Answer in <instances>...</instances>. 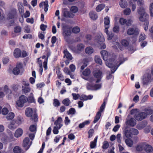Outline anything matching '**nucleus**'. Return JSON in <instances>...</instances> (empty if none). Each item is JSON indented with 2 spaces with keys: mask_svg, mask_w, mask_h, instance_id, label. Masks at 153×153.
Here are the masks:
<instances>
[{
  "mask_svg": "<svg viewBox=\"0 0 153 153\" xmlns=\"http://www.w3.org/2000/svg\"><path fill=\"white\" fill-rule=\"evenodd\" d=\"M123 62L120 61L119 63L114 58L110 59L108 61L106 62L107 66L111 68L112 74L114 73L117 70L119 66Z\"/></svg>",
  "mask_w": 153,
  "mask_h": 153,
  "instance_id": "f257e3e1",
  "label": "nucleus"
},
{
  "mask_svg": "<svg viewBox=\"0 0 153 153\" xmlns=\"http://www.w3.org/2000/svg\"><path fill=\"white\" fill-rule=\"evenodd\" d=\"M137 12L140 15L139 19L140 21L145 22L149 18V15L145 12V9L143 7H140L137 10Z\"/></svg>",
  "mask_w": 153,
  "mask_h": 153,
  "instance_id": "f03ea898",
  "label": "nucleus"
},
{
  "mask_svg": "<svg viewBox=\"0 0 153 153\" xmlns=\"http://www.w3.org/2000/svg\"><path fill=\"white\" fill-rule=\"evenodd\" d=\"M29 117L30 120L35 122L38 121V116L36 112V110L35 109H32L29 108Z\"/></svg>",
  "mask_w": 153,
  "mask_h": 153,
  "instance_id": "7ed1b4c3",
  "label": "nucleus"
},
{
  "mask_svg": "<svg viewBox=\"0 0 153 153\" xmlns=\"http://www.w3.org/2000/svg\"><path fill=\"white\" fill-rule=\"evenodd\" d=\"M28 100V99L24 95L21 96L19 98V100H17L16 104V105L20 107H22L25 103Z\"/></svg>",
  "mask_w": 153,
  "mask_h": 153,
  "instance_id": "20e7f679",
  "label": "nucleus"
},
{
  "mask_svg": "<svg viewBox=\"0 0 153 153\" xmlns=\"http://www.w3.org/2000/svg\"><path fill=\"white\" fill-rule=\"evenodd\" d=\"M36 124L32 125L29 127V130L32 133H29V138L31 140H33L34 138L36 131Z\"/></svg>",
  "mask_w": 153,
  "mask_h": 153,
  "instance_id": "39448f33",
  "label": "nucleus"
},
{
  "mask_svg": "<svg viewBox=\"0 0 153 153\" xmlns=\"http://www.w3.org/2000/svg\"><path fill=\"white\" fill-rule=\"evenodd\" d=\"M23 71L22 64L21 63H18L16 67L13 70V73L15 75L19 74L21 71Z\"/></svg>",
  "mask_w": 153,
  "mask_h": 153,
  "instance_id": "423d86ee",
  "label": "nucleus"
},
{
  "mask_svg": "<svg viewBox=\"0 0 153 153\" xmlns=\"http://www.w3.org/2000/svg\"><path fill=\"white\" fill-rule=\"evenodd\" d=\"M127 34L129 35L137 36L139 34L138 29L137 28H130L127 31Z\"/></svg>",
  "mask_w": 153,
  "mask_h": 153,
  "instance_id": "0eeeda50",
  "label": "nucleus"
},
{
  "mask_svg": "<svg viewBox=\"0 0 153 153\" xmlns=\"http://www.w3.org/2000/svg\"><path fill=\"white\" fill-rule=\"evenodd\" d=\"M62 35L65 39L66 38L70 36L71 31L70 29L66 26H63L62 27Z\"/></svg>",
  "mask_w": 153,
  "mask_h": 153,
  "instance_id": "6e6552de",
  "label": "nucleus"
},
{
  "mask_svg": "<svg viewBox=\"0 0 153 153\" xmlns=\"http://www.w3.org/2000/svg\"><path fill=\"white\" fill-rule=\"evenodd\" d=\"M147 116L145 112H141L136 114L134 118L137 121H140L145 119Z\"/></svg>",
  "mask_w": 153,
  "mask_h": 153,
  "instance_id": "1a4fd4ad",
  "label": "nucleus"
},
{
  "mask_svg": "<svg viewBox=\"0 0 153 153\" xmlns=\"http://www.w3.org/2000/svg\"><path fill=\"white\" fill-rule=\"evenodd\" d=\"M151 74H146L143 76V82L144 85H147L151 82Z\"/></svg>",
  "mask_w": 153,
  "mask_h": 153,
  "instance_id": "9d476101",
  "label": "nucleus"
},
{
  "mask_svg": "<svg viewBox=\"0 0 153 153\" xmlns=\"http://www.w3.org/2000/svg\"><path fill=\"white\" fill-rule=\"evenodd\" d=\"M93 73L94 76L98 79L96 82V83L99 82L102 77V72L100 70H96L94 71Z\"/></svg>",
  "mask_w": 153,
  "mask_h": 153,
  "instance_id": "9b49d317",
  "label": "nucleus"
},
{
  "mask_svg": "<svg viewBox=\"0 0 153 153\" xmlns=\"http://www.w3.org/2000/svg\"><path fill=\"white\" fill-rule=\"evenodd\" d=\"M123 138L124 139H125V137L127 138L132 137L130 129H129L127 128L125 129L123 131Z\"/></svg>",
  "mask_w": 153,
  "mask_h": 153,
  "instance_id": "f8f14e48",
  "label": "nucleus"
},
{
  "mask_svg": "<svg viewBox=\"0 0 153 153\" xmlns=\"http://www.w3.org/2000/svg\"><path fill=\"white\" fill-rule=\"evenodd\" d=\"M104 23L105 25V29L104 31H107V29L110 27V19L109 17L106 16L104 19Z\"/></svg>",
  "mask_w": 153,
  "mask_h": 153,
  "instance_id": "ddd939ff",
  "label": "nucleus"
},
{
  "mask_svg": "<svg viewBox=\"0 0 153 153\" xmlns=\"http://www.w3.org/2000/svg\"><path fill=\"white\" fill-rule=\"evenodd\" d=\"M23 85L22 86V91L25 94L27 93L29 91V84L25 81L23 82Z\"/></svg>",
  "mask_w": 153,
  "mask_h": 153,
  "instance_id": "4468645a",
  "label": "nucleus"
},
{
  "mask_svg": "<svg viewBox=\"0 0 153 153\" xmlns=\"http://www.w3.org/2000/svg\"><path fill=\"white\" fill-rule=\"evenodd\" d=\"M126 123L130 126H134L136 124V120L134 118H131L126 121Z\"/></svg>",
  "mask_w": 153,
  "mask_h": 153,
  "instance_id": "2eb2a0df",
  "label": "nucleus"
},
{
  "mask_svg": "<svg viewBox=\"0 0 153 153\" xmlns=\"http://www.w3.org/2000/svg\"><path fill=\"white\" fill-rule=\"evenodd\" d=\"M104 41V36L102 34L98 35L95 37V41L99 44H100V43L103 42Z\"/></svg>",
  "mask_w": 153,
  "mask_h": 153,
  "instance_id": "dca6fc26",
  "label": "nucleus"
},
{
  "mask_svg": "<svg viewBox=\"0 0 153 153\" xmlns=\"http://www.w3.org/2000/svg\"><path fill=\"white\" fill-rule=\"evenodd\" d=\"M23 146L26 150L29 149V138L26 137L23 141Z\"/></svg>",
  "mask_w": 153,
  "mask_h": 153,
  "instance_id": "f3484780",
  "label": "nucleus"
},
{
  "mask_svg": "<svg viewBox=\"0 0 153 153\" xmlns=\"http://www.w3.org/2000/svg\"><path fill=\"white\" fill-rule=\"evenodd\" d=\"M63 15L66 18H72L74 16V15L66 10H64L63 12Z\"/></svg>",
  "mask_w": 153,
  "mask_h": 153,
  "instance_id": "a211bd4d",
  "label": "nucleus"
},
{
  "mask_svg": "<svg viewBox=\"0 0 153 153\" xmlns=\"http://www.w3.org/2000/svg\"><path fill=\"white\" fill-rule=\"evenodd\" d=\"M43 6H44V11L45 12H46L48 9V2L47 0L45 1L42 2L40 3L39 6L40 7H42Z\"/></svg>",
  "mask_w": 153,
  "mask_h": 153,
  "instance_id": "6ab92c4d",
  "label": "nucleus"
},
{
  "mask_svg": "<svg viewBox=\"0 0 153 153\" xmlns=\"http://www.w3.org/2000/svg\"><path fill=\"white\" fill-rule=\"evenodd\" d=\"M147 124V121H145L137 124L136 126V128L139 130H141L146 127Z\"/></svg>",
  "mask_w": 153,
  "mask_h": 153,
  "instance_id": "aec40b11",
  "label": "nucleus"
},
{
  "mask_svg": "<svg viewBox=\"0 0 153 153\" xmlns=\"http://www.w3.org/2000/svg\"><path fill=\"white\" fill-rule=\"evenodd\" d=\"M14 56L16 58H19L21 57V52L19 48H16L14 51Z\"/></svg>",
  "mask_w": 153,
  "mask_h": 153,
  "instance_id": "412c9836",
  "label": "nucleus"
},
{
  "mask_svg": "<svg viewBox=\"0 0 153 153\" xmlns=\"http://www.w3.org/2000/svg\"><path fill=\"white\" fill-rule=\"evenodd\" d=\"M62 121V118L61 117H59L57 119L55 122L54 124L56 126H58V125L59 126L58 128L60 129L62 126V124H61Z\"/></svg>",
  "mask_w": 153,
  "mask_h": 153,
  "instance_id": "4be33fe9",
  "label": "nucleus"
},
{
  "mask_svg": "<svg viewBox=\"0 0 153 153\" xmlns=\"http://www.w3.org/2000/svg\"><path fill=\"white\" fill-rule=\"evenodd\" d=\"M23 130L21 128L17 129L15 132L14 136L16 137H19L21 136L23 134Z\"/></svg>",
  "mask_w": 153,
  "mask_h": 153,
  "instance_id": "5701e85b",
  "label": "nucleus"
},
{
  "mask_svg": "<svg viewBox=\"0 0 153 153\" xmlns=\"http://www.w3.org/2000/svg\"><path fill=\"white\" fill-rule=\"evenodd\" d=\"M100 53L102 56V58L104 60H107L108 53L105 50H102L101 51Z\"/></svg>",
  "mask_w": 153,
  "mask_h": 153,
  "instance_id": "b1692460",
  "label": "nucleus"
},
{
  "mask_svg": "<svg viewBox=\"0 0 153 153\" xmlns=\"http://www.w3.org/2000/svg\"><path fill=\"white\" fill-rule=\"evenodd\" d=\"M64 57H66L67 59L68 60H71L72 59V57L71 54L67 51L65 50L64 51Z\"/></svg>",
  "mask_w": 153,
  "mask_h": 153,
  "instance_id": "393cba45",
  "label": "nucleus"
},
{
  "mask_svg": "<svg viewBox=\"0 0 153 153\" xmlns=\"http://www.w3.org/2000/svg\"><path fill=\"white\" fill-rule=\"evenodd\" d=\"M16 15V12L15 10H13L10 12L7 15V18L9 19L14 18Z\"/></svg>",
  "mask_w": 153,
  "mask_h": 153,
  "instance_id": "a878e982",
  "label": "nucleus"
},
{
  "mask_svg": "<svg viewBox=\"0 0 153 153\" xmlns=\"http://www.w3.org/2000/svg\"><path fill=\"white\" fill-rule=\"evenodd\" d=\"M145 151L147 153H151L153 151V148L150 145H147L144 147Z\"/></svg>",
  "mask_w": 153,
  "mask_h": 153,
  "instance_id": "bb28decb",
  "label": "nucleus"
},
{
  "mask_svg": "<svg viewBox=\"0 0 153 153\" xmlns=\"http://www.w3.org/2000/svg\"><path fill=\"white\" fill-rule=\"evenodd\" d=\"M89 15L90 18L93 20H96L97 18V15L95 12H91Z\"/></svg>",
  "mask_w": 153,
  "mask_h": 153,
  "instance_id": "cd10ccee",
  "label": "nucleus"
},
{
  "mask_svg": "<svg viewBox=\"0 0 153 153\" xmlns=\"http://www.w3.org/2000/svg\"><path fill=\"white\" fill-rule=\"evenodd\" d=\"M56 72L58 78L61 80H64V77L62 74L60 68H58L56 69Z\"/></svg>",
  "mask_w": 153,
  "mask_h": 153,
  "instance_id": "c85d7f7f",
  "label": "nucleus"
},
{
  "mask_svg": "<svg viewBox=\"0 0 153 153\" xmlns=\"http://www.w3.org/2000/svg\"><path fill=\"white\" fill-rule=\"evenodd\" d=\"M125 142L126 145L129 147H131L133 144V142L130 138L125 139Z\"/></svg>",
  "mask_w": 153,
  "mask_h": 153,
  "instance_id": "c756f323",
  "label": "nucleus"
},
{
  "mask_svg": "<svg viewBox=\"0 0 153 153\" xmlns=\"http://www.w3.org/2000/svg\"><path fill=\"white\" fill-rule=\"evenodd\" d=\"M119 4L122 8H125L127 7V3L126 0H121Z\"/></svg>",
  "mask_w": 153,
  "mask_h": 153,
  "instance_id": "7c9ffc66",
  "label": "nucleus"
},
{
  "mask_svg": "<svg viewBox=\"0 0 153 153\" xmlns=\"http://www.w3.org/2000/svg\"><path fill=\"white\" fill-rule=\"evenodd\" d=\"M104 32L106 33L108 39L109 40H111L114 37V34L112 32H108V29H107V31Z\"/></svg>",
  "mask_w": 153,
  "mask_h": 153,
  "instance_id": "2f4dec72",
  "label": "nucleus"
},
{
  "mask_svg": "<svg viewBox=\"0 0 153 153\" xmlns=\"http://www.w3.org/2000/svg\"><path fill=\"white\" fill-rule=\"evenodd\" d=\"M95 61L96 63L102 65V62L100 57L96 55L95 56Z\"/></svg>",
  "mask_w": 153,
  "mask_h": 153,
  "instance_id": "473e14b6",
  "label": "nucleus"
},
{
  "mask_svg": "<svg viewBox=\"0 0 153 153\" xmlns=\"http://www.w3.org/2000/svg\"><path fill=\"white\" fill-rule=\"evenodd\" d=\"M18 7L19 13H22L24 12V7L22 3L19 2L18 3Z\"/></svg>",
  "mask_w": 153,
  "mask_h": 153,
  "instance_id": "72a5a7b5",
  "label": "nucleus"
},
{
  "mask_svg": "<svg viewBox=\"0 0 153 153\" xmlns=\"http://www.w3.org/2000/svg\"><path fill=\"white\" fill-rule=\"evenodd\" d=\"M85 52L87 54H90L93 52L94 49L93 48L91 47H88L85 48Z\"/></svg>",
  "mask_w": 153,
  "mask_h": 153,
  "instance_id": "f704fd0d",
  "label": "nucleus"
},
{
  "mask_svg": "<svg viewBox=\"0 0 153 153\" xmlns=\"http://www.w3.org/2000/svg\"><path fill=\"white\" fill-rule=\"evenodd\" d=\"M97 139V136L94 139V141L91 142L90 145V148L93 149L96 146V143Z\"/></svg>",
  "mask_w": 153,
  "mask_h": 153,
  "instance_id": "c9c22d12",
  "label": "nucleus"
},
{
  "mask_svg": "<svg viewBox=\"0 0 153 153\" xmlns=\"http://www.w3.org/2000/svg\"><path fill=\"white\" fill-rule=\"evenodd\" d=\"M101 115V113L99 112H97L93 121L94 123H96L98 121V120H99Z\"/></svg>",
  "mask_w": 153,
  "mask_h": 153,
  "instance_id": "e433bc0d",
  "label": "nucleus"
},
{
  "mask_svg": "<svg viewBox=\"0 0 153 153\" xmlns=\"http://www.w3.org/2000/svg\"><path fill=\"white\" fill-rule=\"evenodd\" d=\"M105 7V5L104 4H101L97 6L96 8V10L97 12H100Z\"/></svg>",
  "mask_w": 153,
  "mask_h": 153,
  "instance_id": "4c0bfd02",
  "label": "nucleus"
},
{
  "mask_svg": "<svg viewBox=\"0 0 153 153\" xmlns=\"http://www.w3.org/2000/svg\"><path fill=\"white\" fill-rule=\"evenodd\" d=\"M14 117V114L13 113L10 112L8 114L7 116V119L8 120H12Z\"/></svg>",
  "mask_w": 153,
  "mask_h": 153,
  "instance_id": "58836bf2",
  "label": "nucleus"
},
{
  "mask_svg": "<svg viewBox=\"0 0 153 153\" xmlns=\"http://www.w3.org/2000/svg\"><path fill=\"white\" fill-rule=\"evenodd\" d=\"M132 136V135H137L139 133L138 130L135 128H132L130 129Z\"/></svg>",
  "mask_w": 153,
  "mask_h": 153,
  "instance_id": "ea45409f",
  "label": "nucleus"
},
{
  "mask_svg": "<svg viewBox=\"0 0 153 153\" xmlns=\"http://www.w3.org/2000/svg\"><path fill=\"white\" fill-rule=\"evenodd\" d=\"M13 152L14 153H21L22 152V149L19 146H16L14 148Z\"/></svg>",
  "mask_w": 153,
  "mask_h": 153,
  "instance_id": "a19ab883",
  "label": "nucleus"
},
{
  "mask_svg": "<svg viewBox=\"0 0 153 153\" xmlns=\"http://www.w3.org/2000/svg\"><path fill=\"white\" fill-rule=\"evenodd\" d=\"M62 102L65 105L68 106L71 103V101L69 99L66 98L62 101Z\"/></svg>",
  "mask_w": 153,
  "mask_h": 153,
  "instance_id": "79ce46f5",
  "label": "nucleus"
},
{
  "mask_svg": "<svg viewBox=\"0 0 153 153\" xmlns=\"http://www.w3.org/2000/svg\"><path fill=\"white\" fill-rule=\"evenodd\" d=\"M15 123L16 122L14 121L12 122L8 126L9 128L11 130H13L15 129L16 127L15 126Z\"/></svg>",
  "mask_w": 153,
  "mask_h": 153,
  "instance_id": "37998d69",
  "label": "nucleus"
},
{
  "mask_svg": "<svg viewBox=\"0 0 153 153\" xmlns=\"http://www.w3.org/2000/svg\"><path fill=\"white\" fill-rule=\"evenodd\" d=\"M90 73V70L88 68H86L82 73V74L85 76H88Z\"/></svg>",
  "mask_w": 153,
  "mask_h": 153,
  "instance_id": "c03bdc74",
  "label": "nucleus"
},
{
  "mask_svg": "<svg viewBox=\"0 0 153 153\" xmlns=\"http://www.w3.org/2000/svg\"><path fill=\"white\" fill-rule=\"evenodd\" d=\"M76 112L75 109L74 108H71L67 111V113L68 115H74L75 114Z\"/></svg>",
  "mask_w": 153,
  "mask_h": 153,
  "instance_id": "a18cd8bd",
  "label": "nucleus"
},
{
  "mask_svg": "<svg viewBox=\"0 0 153 153\" xmlns=\"http://www.w3.org/2000/svg\"><path fill=\"white\" fill-rule=\"evenodd\" d=\"M72 31L74 33H77L80 32V29L79 27H75L73 28Z\"/></svg>",
  "mask_w": 153,
  "mask_h": 153,
  "instance_id": "49530a36",
  "label": "nucleus"
},
{
  "mask_svg": "<svg viewBox=\"0 0 153 153\" xmlns=\"http://www.w3.org/2000/svg\"><path fill=\"white\" fill-rule=\"evenodd\" d=\"M105 104H106L105 102V101H104L103 102V103H102V104L101 105V106L100 108L99 111L98 112H100V113H101L103 111H104V110L105 108Z\"/></svg>",
  "mask_w": 153,
  "mask_h": 153,
  "instance_id": "de8ad7c7",
  "label": "nucleus"
},
{
  "mask_svg": "<svg viewBox=\"0 0 153 153\" xmlns=\"http://www.w3.org/2000/svg\"><path fill=\"white\" fill-rule=\"evenodd\" d=\"M53 105L56 107H58L60 105V103L58 100L54 99L53 100Z\"/></svg>",
  "mask_w": 153,
  "mask_h": 153,
  "instance_id": "09e8293b",
  "label": "nucleus"
},
{
  "mask_svg": "<svg viewBox=\"0 0 153 153\" xmlns=\"http://www.w3.org/2000/svg\"><path fill=\"white\" fill-rule=\"evenodd\" d=\"M86 88L88 90H94V85L89 83H87Z\"/></svg>",
  "mask_w": 153,
  "mask_h": 153,
  "instance_id": "8fccbe9b",
  "label": "nucleus"
},
{
  "mask_svg": "<svg viewBox=\"0 0 153 153\" xmlns=\"http://www.w3.org/2000/svg\"><path fill=\"white\" fill-rule=\"evenodd\" d=\"M23 121V119L20 116H18L17 118L16 121L15 122L18 125L21 124Z\"/></svg>",
  "mask_w": 153,
  "mask_h": 153,
  "instance_id": "3c124183",
  "label": "nucleus"
},
{
  "mask_svg": "<svg viewBox=\"0 0 153 153\" xmlns=\"http://www.w3.org/2000/svg\"><path fill=\"white\" fill-rule=\"evenodd\" d=\"M108 142L106 141H105L103 143V145L102 146V148L104 149H106L108 148Z\"/></svg>",
  "mask_w": 153,
  "mask_h": 153,
  "instance_id": "603ef678",
  "label": "nucleus"
},
{
  "mask_svg": "<svg viewBox=\"0 0 153 153\" xmlns=\"http://www.w3.org/2000/svg\"><path fill=\"white\" fill-rule=\"evenodd\" d=\"M121 44L123 46L125 47H127L129 45V42L127 40L123 39L122 41Z\"/></svg>",
  "mask_w": 153,
  "mask_h": 153,
  "instance_id": "864d4df0",
  "label": "nucleus"
},
{
  "mask_svg": "<svg viewBox=\"0 0 153 153\" xmlns=\"http://www.w3.org/2000/svg\"><path fill=\"white\" fill-rule=\"evenodd\" d=\"M78 9L76 6H72L71 8V11L74 13H75L78 11Z\"/></svg>",
  "mask_w": 153,
  "mask_h": 153,
  "instance_id": "5fc2aeb1",
  "label": "nucleus"
},
{
  "mask_svg": "<svg viewBox=\"0 0 153 153\" xmlns=\"http://www.w3.org/2000/svg\"><path fill=\"white\" fill-rule=\"evenodd\" d=\"M131 12V11L130 9L129 8H127L124 10L123 13L125 15H128L130 14Z\"/></svg>",
  "mask_w": 153,
  "mask_h": 153,
  "instance_id": "6e6d98bb",
  "label": "nucleus"
},
{
  "mask_svg": "<svg viewBox=\"0 0 153 153\" xmlns=\"http://www.w3.org/2000/svg\"><path fill=\"white\" fill-rule=\"evenodd\" d=\"M119 22L120 24L122 25H123L126 24V19L122 18L120 19Z\"/></svg>",
  "mask_w": 153,
  "mask_h": 153,
  "instance_id": "4d7b16f0",
  "label": "nucleus"
},
{
  "mask_svg": "<svg viewBox=\"0 0 153 153\" xmlns=\"http://www.w3.org/2000/svg\"><path fill=\"white\" fill-rule=\"evenodd\" d=\"M101 84H96L94 85V90H96L101 88Z\"/></svg>",
  "mask_w": 153,
  "mask_h": 153,
  "instance_id": "13d9d810",
  "label": "nucleus"
},
{
  "mask_svg": "<svg viewBox=\"0 0 153 153\" xmlns=\"http://www.w3.org/2000/svg\"><path fill=\"white\" fill-rule=\"evenodd\" d=\"M137 4L140 7L139 8L141 7H143V6L144 5V1L143 0H138L137 1Z\"/></svg>",
  "mask_w": 153,
  "mask_h": 153,
  "instance_id": "bf43d9fd",
  "label": "nucleus"
},
{
  "mask_svg": "<svg viewBox=\"0 0 153 153\" xmlns=\"http://www.w3.org/2000/svg\"><path fill=\"white\" fill-rule=\"evenodd\" d=\"M35 101L33 97V94L30 93V97H29V102H34Z\"/></svg>",
  "mask_w": 153,
  "mask_h": 153,
  "instance_id": "052dcab7",
  "label": "nucleus"
},
{
  "mask_svg": "<svg viewBox=\"0 0 153 153\" xmlns=\"http://www.w3.org/2000/svg\"><path fill=\"white\" fill-rule=\"evenodd\" d=\"M15 33H19L20 32L21 30V28L19 26H16L14 29Z\"/></svg>",
  "mask_w": 153,
  "mask_h": 153,
  "instance_id": "680f3d73",
  "label": "nucleus"
},
{
  "mask_svg": "<svg viewBox=\"0 0 153 153\" xmlns=\"http://www.w3.org/2000/svg\"><path fill=\"white\" fill-rule=\"evenodd\" d=\"M145 111L146 112L145 113L147 115L152 114L153 113V111L150 109H145Z\"/></svg>",
  "mask_w": 153,
  "mask_h": 153,
  "instance_id": "e2e57ef3",
  "label": "nucleus"
},
{
  "mask_svg": "<svg viewBox=\"0 0 153 153\" xmlns=\"http://www.w3.org/2000/svg\"><path fill=\"white\" fill-rule=\"evenodd\" d=\"M8 112V110L6 108H4L2 110L1 113L3 115H6Z\"/></svg>",
  "mask_w": 153,
  "mask_h": 153,
  "instance_id": "0e129e2a",
  "label": "nucleus"
},
{
  "mask_svg": "<svg viewBox=\"0 0 153 153\" xmlns=\"http://www.w3.org/2000/svg\"><path fill=\"white\" fill-rule=\"evenodd\" d=\"M146 38V36L144 34H141L139 37V41H141L144 40Z\"/></svg>",
  "mask_w": 153,
  "mask_h": 153,
  "instance_id": "69168bd1",
  "label": "nucleus"
},
{
  "mask_svg": "<svg viewBox=\"0 0 153 153\" xmlns=\"http://www.w3.org/2000/svg\"><path fill=\"white\" fill-rule=\"evenodd\" d=\"M54 126L53 128V133L55 134H58L59 132L58 131V126Z\"/></svg>",
  "mask_w": 153,
  "mask_h": 153,
  "instance_id": "338daca9",
  "label": "nucleus"
},
{
  "mask_svg": "<svg viewBox=\"0 0 153 153\" xmlns=\"http://www.w3.org/2000/svg\"><path fill=\"white\" fill-rule=\"evenodd\" d=\"M72 95L73 96V99L74 100L78 99L80 97V95L79 94H76L75 93H72Z\"/></svg>",
  "mask_w": 153,
  "mask_h": 153,
  "instance_id": "774afa93",
  "label": "nucleus"
}]
</instances>
